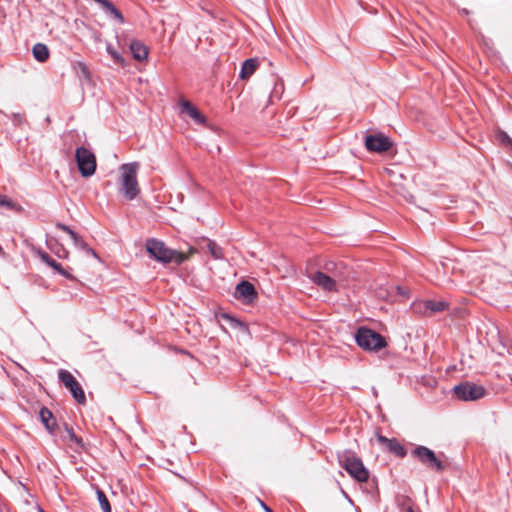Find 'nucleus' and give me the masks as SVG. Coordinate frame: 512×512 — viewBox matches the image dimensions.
<instances>
[{
    "mask_svg": "<svg viewBox=\"0 0 512 512\" xmlns=\"http://www.w3.org/2000/svg\"><path fill=\"white\" fill-rule=\"evenodd\" d=\"M139 168L138 162L125 163L119 167V192L127 200H134L140 194L137 180Z\"/></svg>",
    "mask_w": 512,
    "mask_h": 512,
    "instance_id": "f257e3e1",
    "label": "nucleus"
},
{
    "mask_svg": "<svg viewBox=\"0 0 512 512\" xmlns=\"http://www.w3.org/2000/svg\"><path fill=\"white\" fill-rule=\"evenodd\" d=\"M145 247L151 257L162 263L181 264L188 259V255L169 249L164 242L157 239H148Z\"/></svg>",
    "mask_w": 512,
    "mask_h": 512,
    "instance_id": "f03ea898",
    "label": "nucleus"
},
{
    "mask_svg": "<svg viewBox=\"0 0 512 512\" xmlns=\"http://www.w3.org/2000/svg\"><path fill=\"white\" fill-rule=\"evenodd\" d=\"M355 340L359 347L367 351H378L387 344L382 335L365 327L357 330Z\"/></svg>",
    "mask_w": 512,
    "mask_h": 512,
    "instance_id": "7ed1b4c3",
    "label": "nucleus"
},
{
    "mask_svg": "<svg viewBox=\"0 0 512 512\" xmlns=\"http://www.w3.org/2000/svg\"><path fill=\"white\" fill-rule=\"evenodd\" d=\"M339 461L342 467L357 481L366 482L368 480L369 472L359 457L345 452L339 456Z\"/></svg>",
    "mask_w": 512,
    "mask_h": 512,
    "instance_id": "20e7f679",
    "label": "nucleus"
},
{
    "mask_svg": "<svg viewBox=\"0 0 512 512\" xmlns=\"http://www.w3.org/2000/svg\"><path fill=\"white\" fill-rule=\"evenodd\" d=\"M75 159L82 177L87 178L94 175L97 165L96 157L91 150L85 147H78L75 151Z\"/></svg>",
    "mask_w": 512,
    "mask_h": 512,
    "instance_id": "39448f33",
    "label": "nucleus"
},
{
    "mask_svg": "<svg viewBox=\"0 0 512 512\" xmlns=\"http://www.w3.org/2000/svg\"><path fill=\"white\" fill-rule=\"evenodd\" d=\"M412 456L417 458L423 465L429 469L442 471L445 468L444 463L436 456V454L425 446H417L412 451Z\"/></svg>",
    "mask_w": 512,
    "mask_h": 512,
    "instance_id": "423d86ee",
    "label": "nucleus"
},
{
    "mask_svg": "<svg viewBox=\"0 0 512 512\" xmlns=\"http://www.w3.org/2000/svg\"><path fill=\"white\" fill-rule=\"evenodd\" d=\"M58 378L61 383L71 392L73 398L79 404H84L86 402V396L81 385L69 371L64 369L59 370Z\"/></svg>",
    "mask_w": 512,
    "mask_h": 512,
    "instance_id": "0eeeda50",
    "label": "nucleus"
},
{
    "mask_svg": "<svg viewBox=\"0 0 512 512\" xmlns=\"http://www.w3.org/2000/svg\"><path fill=\"white\" fill-rule=\"evenodd\" d=\"M455 395L463 401H475L485 395V389L481 385L470 382L461 383L454 387Z\"/></svg>",
    "mask_w": 512,
    "mask_h": 512,
    "instance_id": "6e6552de",
    "label": "nucleus"
},
{
    "mask_svg": "<svg viewBox=\"0 0 512 512\" xmlns=\"http://www.w3.org/2000/svg\"><path fill=\"white\" fill-rule=\"evenodd\" d=\"M337 277L338 275L336 273H334L332 276H329L323 272L318 271L313 273L310 276V279L313 283L325 291H337Z\"/></svg>",
    "mask_w": 512,
    "mask_h": 512,
    "instance_id": "1a4fd4ad",
    "label": "nucleus"
},
{
    "mask_svg": "<svg viewBox=\"0 0 512 512\" xmlns=\"http://www.w3.org/2000/svg\"><path fill=\"white\" fill-rule=\"evenodd\" d=\"M365 146L369 151L384 152L390 149L391 142L384 135H369L366 137Z\"/></svg>",
    "mask_w": 512,
    "mask_h": 512,
    "instance_id": "9d476101",
    "label": "nucleus"
},
{
    "mask_svg": "<svg viewBox=\"0 0 512 512\" xmlns=\"http://www.w3.org/2000/svg\"><path fill=\"white\" fill-rule=\"evenodd\" d=\"M235 297L247 303L251 302L256 297L254 286L247 281H242L235 288Z\"/></svg>",
    "mask_w": 512,
    "mask_h": 512,
    "instance_id": "9b49d317",
    "label": "nucleus"
},
{
    "mask_svg": "<svg viewBox=\"0 0 512 512\" xmlns=\"http://www.w3.org/2000/svg\"><path fill=\"white\" fill-rule=\"evenodd\" d=\"M180 110L181 113L187 114L189 117H191L197 124H205L206 123V117L202 115L199 110L193 106L188 101H182L180 103Z\"/></svg>",
    "mask_w": 512,
    "mask_h": 512,
    "instance_id": "f8f14e48",
    "label": "nucleus"
},
{
    "mask_svg": "<svg viewBox=\"0 0 512 512\" xmlns=\"http://www.w3.org/2000/svg\"><path fill=\"white\" fill-rule=\"evenodd\" d=\"M57 227L59 229L63 230L64 232L68 233L71 236L74 244L77 247H80L81 249L85 250L87 253H90L94 257H97V255L94 252V250L89 248L88 245L73 230L70 229V227H68L65 224H57Z\"/></svg>",
    "mask_w": 512,
    "mask_h": 512,
    "instance_id": "ddd939ff",
    "label": "nucleus"
},
{
    "mask_svg": "<svg viewBox=\"0 0 512 512\" xmlns=\"http://www.w3.org/2000/svg\"><path fill=\"white\" fill-rule=\"evenodd\" d=\"M94 1L96 3H98L107 14L114 17L120 23L124 22L122 13L109 0H94Z\"/></svg>",
    "mask_w": 512,
    "mask_h": 512,
    "instance_id": "4468645a",
    "label": "nucleus"
},
{
    "mask_svg": "<svg viewBox=\"0 0 512 512\" xmlns=\"http://www.w3.org/2000/svg\"><path fill=\"white\" fill-rule=\"evenodd\" d=\"M130 50L133 54V57L136 60H144L148 56L147 47L143 43H141L137 40H133L130 43Z\"/></svg>",
    "mask_w": 512,
    "mask_h": 512,
    "instance_id": "2eb2a0df",
    "label": "nucleus"
},
{
    "mask_svg": "<svg viewBox=\"0 0 512 512\" xmlns=\"http://www.w3.org/2000/svg\"><path fill=\"white\" fill-rule=\"evenodd\" d=\"M257 67H258L257 59L250 58V59L245 60L241 67L240 78L248 79L256 71Z\"/></svg>",
    "mask_w": 512,
    "mask_h": 512,
    "instance_id": "dca6fc26",
    "label": "nucleus"
},
{
    "mask_svg": "<svg viewBox=\"0 0 512 512\" xmlns=\"http://www.w3.org/2000/svg\"><path fill=\"white\" fill-rule=\"evenodd\" d=\"M32 52L34 58L39 62H45L49 58V50L45 44H35Z\"/></svg>",
    "mask_w": 512,
    "mask_h": 512,
    "instance_id": "f3484780",
    "label": "nucleus"
},
{
    "mask_svg": "<svg viewBox=\"0 0 512 512\" xmlns=\"http://www.w3.org/2000/svg\"><path fill=\"white\" fill-rule=\"evenodd\" d=\"M41 258L47 265L52 267L54 270H56L62 276L66 277L68 279L72 278L71 275L65 269H63L62 266L56 260L52 259L49 255L42 254Z\"/></svg>",
    "mask_w": 512,
    "mask_h": 512,
    "instance_id": "a211bd4d",
    "label": "nucleus"
},
{
    "mask_svg": "<svg viewBox=\"0 0 512 512\" xmlns=\"http://www.w3.org/2000/svg\"><path fill=\"white\" fill-rule=\"evenodd\" d=\"M386 447L397 456L404 457L406 455L404 447L396 439H391Z\"/></svg>",
    "mask_w": 512,
    "mask_h": 512,
    "instance_id": "6ab92c4d",
    "label": "nucleus"
},
{
    "mask_svg": "<svg viewBox=\"0 0 512 512\" xmlns=\"http://www.w3.org/2000/svg\"><path fill=\"white\" fill-rule=\"evenodd\" d=\"M425 307L432 312H441L446 309L447 303L444 301L429 300L425 302Z\"/></svg>",
    "mask_w": 512,
    "mask_h": 512,
    "instance_id": "aec40b11",
    "label": "nucleus"
},
{
    "mask_svg": "<svg viewBox=\"0 0 512 512\" xmlns=\"http://www.w3.org/2000/svg\"><path fill=\"white\" fill-rule=\"evenodd\" d=\"M207 248L215 259H221L223 257V252L220 246H218L214 241L208 240Z\"/></svg>",
    "mask_w": 512,
    "mask_h": 512,
    "instance_id": "412c9836",
    "label": "nucleus"
},
{
    "mask_svg": "<svg viewBox=\"0 0 512 512\" xmlns=\"http://www.w3.org/2000/svg\"><path fill=\"white\" fill-rule=\"evenodd\" d=\"M98 501L103 512H111V506L103 491H97Z\"/></svg>",
    "mask_w": 512,
    "mask_h": 512,
    "instance_id": "4be33fe9",
    "label": "nucleus"
},
{
    "mask_svg": "<svg viewBox=\"0 0 512 512\" xmlns=\"http://www.w3.org/2000/svg\"><path fill=\"white\" fill-rule=\"evenodd\" d=\"M106 51L113 58L115 63H118V64H123L124 63L123 57L121 56V54L116 49L113 48L112 45L108 44L107 47H106Z\"/></svg>",
    "mask_w": 512,
    "mask_h": 512,
    "instance_id": "5701e85b",
    "label": "nucleus"
},
{
    "mask_svg": "<svg viewBox=\"0 0 512 512\" xmlns=\"http://www.w3.org/2000/svg\"><path fill=\"white\" fill-rule=\"evenodd\" d=\"M52 413L47 408H42L40 411V418L47 429H51L50 420L52 419Z\"/></svg>",
    "mask_w": 512,
    "mask_h": 512,
    "instance_id": "b1692460",
    "label": "nucleus"
},
{
    "mask_svg": "<svg viewBox=\"0 0 512 512\" xmlns=\"http://www.w3.org/2000/svg\"><path fill=\"white\" fill-rule=\"evenodd\" d=\"M496 137H497L498 141H500L501 143H503L507 146H512V139L505 132L499 131L497 133Z\"/></svg>",
    "mask_w": 512,
    "mask_h": 512,
    "instance_id": "393cba45",
    "label": "nucleus"
},
{
    "mask_svg": "<svg viewBox=\"0 0 512 512\" xmlns=\"http://www.w3.org/2000/svg\"><path fill=\"white\" fill-rule=\"evenodd\" d=\"M78 67H79V70H80L81 74L85 78H88L89 77V70H88L87 66L84 63L79 62L78 63Z\"/></svg>",
    "mask_w": 512,
    "mask_h": 512,
    "instance_id": "a878e982",
    "label": "nucleus"
},
{
    "mask_svg": "<svg viewBox=\"0 0 512 512\" xmlns=\"http://www.w3.org/2000/svg\"><path fill=\"white\" fill-rule=\"evenodd\" d=\"M222 317L230 321L234 326L240 325V322L238 320L234 319L233 317L227 314H223Z\"/></svg>",
    "mask_w": 512,
    "mask_h": 512,
    "instance_id": "bb28decb",
    "label": "nucleus"
},
{
    "mask_svg": "<svg viewBox=\"0 0 512 512\" xmlns=\"http://www.w3.org/2000/svg\"><path fill=\"white\" fill-rule=\"evenodd\" d=\"M377 440H378V442H380L381 444H385V445L387 446V444L389 443V441H390L391 439H388L387 437L382 436V435H378Z\"/></svg>",
    "mask_w": 512,
    "mask_h": 512,
    "instance_id": "cd10ccee",
    "label": "nucleus"
},
{
    "mask_svg": "<svg viewBox=\"0 0 512 512\" xmlns=\"http://www.w3.org/2000/svg\"><path fill=\"white\" fill-rule=\"evenodd\" d=\"M0 205L1 206H10V200H8L5 196L0 195Z\"/></svg>",
    "mask_w": 512,
    "mask_h": 512,
    "instance_id": "c85d7f7f",
    "label": "nucleus"
},
{
    "mask_svg": "<svg viewBox=\"0 0 512 512\" xmlns=\"http://www.w3.org/2000/svg\"><path fill=\"white\" fill-rule=\"evenodd\" d=\"M396 290H397L399 295H401L403 297H407V292L402 287L397 286Z\"/></svg>",
    "mask_w": 512,
    "mask_h": 512,
    "instance_id": "c756f323",
    "label": "nucleus"
},
{
    "mask_svg": "<svg viewBox=\"0 0 512 512\" xmlns=\"http://www.w3.org/2000/svg\"><path fill=\"white\" fill-rule=\"evenodd\" d=\"M261 506L265 512H273L264 502L261 501Z\"/></svg>",
    "mask_w": 512,
    "mask_h": 512,
    "instance_id": "7c9ffc66",
    "label": "nucleus"
},
{
    "mask_svg": "<svg viewBox=\"0 0 512 512\" xmlns=\"http://www.w3.org/2000/svg\"><path fill=\"white\" fill-rule=\"evenodd\" d=\"M406 512H414L412 508H408Z\"/></svg>",
    "mask_w": 512,
    "mask_h": 512,
    "instance_id": "2f4dec72",
    "label": "nucleus"
},
{
    "mask_svg": "<svg viewBox=\"0 0 512 512\" xmlns=\"http://www.w3.org/2000/svg\"><path fill=\"white\" fill-rule=\"evenodd\" d=\"M39 512H45L43 509H39Z\"/></svg>",
    "mask_w": 512,
    "mask_h": 512,
    "instance_id": "473e14b6",
    "label": "nucleus"
}]
</instances>
